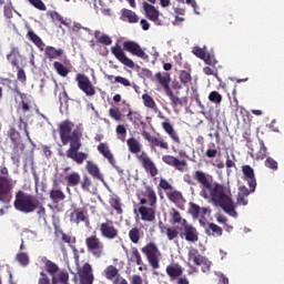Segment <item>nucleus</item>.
Masks as SVG:
<instances>
[{"instance_id": "nucleus-34", "label": "nucleus", "mask_w": 284, "mask_h": 284, "mask_svg": "<svg viewBox=\"0 0 284 284\" xmlns=\"http://www.w3.org/2000/svg\"><path fill=\"white\" fill-rule=\"evenodd\" d=\"M87 172L93 176V179H102L103 175H101V170L99 166L92 162V161H87Z\"/></svg>"}, {"instance_id": "nucleus-49", "label": "nucleus", "mask_w": 284, "mask_h": 284, "mask_svg": "<svg viewBox=\"0 0 284 284\" xmlns=\"http://www.w3.org/2000/svg\"><path fill=\"white\" fill-rule=\"evenodd\" d=\"M170 216H171V223L173 225H176V223L183 224V217H181V213L176 209H171Z\"/></svg>"}, {"instance_id": "nucleus-63", "label": "nucleus", "mask_w": 284, "mask_h": 284, "mask_svg": "<svg viewBox=\"0 0 284 284\" xmlns=\"http://www.w3.org/2000/svg\"><path fill=\"white\" fill-rule=\"evenodd\" d=\"M17 79H18V81H20V83H26V81H28V77L26 75V71L20 67L18 69Z\"/></svg>"}, {"instance_id": "nucleus-61", "label": "nucleus", "mask_w": 284, "mask_h": 284, "mask_svg": "<svg viewBox=\"0 0 284 284\" xmlns=\"http://www.w3.org/2000/svg\"><path fill=\"white\" fill-rule=\"evenodd\" d=\"M38 284H52V280H50V276H48V272H41L40 278L38 281Z\"/></svg>"}, {"instance_id": "nucleus-41", "label": "nucleus", "mask_w": 284, "mask_h": 284, "mask_svg": "<svg viewBox=\"0 0 284 284\" xmlns=\"http://www.w3.org/2000/svg\"><path fill=\"white\" fill-rule=\"evenodd\" d=\"M142 101L145 105V108H150L151 110H153L154 112H159V106H156V102H154V99L151 98L150 94L144 93L142 95Z\"/></svg>"}, {"instance_id": "nucleus-59", "label": "nucleus", "mask_w": 284, "mask_h": 284, "mask_svg": "<svg viewBox=\"0 0 284 284\" xmlns=\"http://www.w3.org/2000/svg\"><path fill=\"white\" fill-rule=\"evenodd\" d=\"M191 214L193 219H199L201 216V206L195 203H191Z\"/></svg>"}, {"instance_id": "nucleus-30", "label": "nucleus", "mask_w": 284, "mask_h": 284, "mask_svg": "<svg viewBox=\"0 0 284 284\" xmlns=\"http://www.w3.org/2000/svg\"><path fill=\"white\" fill-rule=\"evenodd\" d=\"M98 152L104 156L109 161L110 164L116 165V160H114V155L112 154V151H110V146L105 143H100L98 145Z\"/></svg>"}, {"instance_id": "nucleus-20", "label": "nucleus", "mask_w": 284, "mask_h": 284, "mask_svg": "<svg viewBox=\"0 0 284 284\" xmlns=\"http://www.w3.org/2000/svg\"><path fill=\"white\" fill-rule=\"evenodd\" d=\"M111 53L120 61V63H122V65H126V68H131V70H134V61L128 58L125 51H123V48H121L120 44L111 47Z\"/></svg>"}, {"instance_id": "nucleus-40", "label": "nucleus", "mask_w": 284, "mask_h": 284, "mask_svg": "<svg viewBox=\"0 0 284 284\" xmlns=\"http://www.w3.org/2000/svg\"><path fill=\"white\" fill-rule=\"evenodd\" d=\"M53 69L55 70L57 74H59V77L65 78L68 74H70V69L64 67V64L59 61L53 62Z\"/></svg>"}, {"instance_id": "nucleus-45", "label": "nucleus", "mask_w": 284, "mask_h": 284, "mask_svg": "<svg viewBox=\"0 0 284 284\" xmlns=\"http://www.w3.org/2000/svg\"><path fill=\"white\" fill-rule=\"evenodd\" d=\"M129 239L131 243L135 245L141 241V230L139 227H133L129 231Z\"/></svg>"}, {"instance_id": "nucleus-8", "label": "nucleus", "mask_w": 284, "mask_h": 284, "mask_svg": "<svg viewBox=\"0 0 284 284\" xmlns=\"http://www.w3.org/2000/svg\"><path fill=\"white\" fill-rule=\"evenodd\" d=\"M189 261H192L193 264H195L197 267H202V272L204 274L210 273V270H212V262L207 260V257L201 255L199 253V250L191 248L187 253Z\"/></svg>"}, {"instance_id": "nucleus-21", "label": "nucleus", "mask_w": 284, "mask_h": 284, "mask_svg": "<svg viewBox=\"0 0 284 284\" xmlns=\"http://www.w3.org/2000/svg\"><path fill=\"white\" fill-rule=\"evenodd\" d=\"M80 277V284H92L94 283V273H92V265L90 263L83 264L78 271Z\"/></svg>"}, {"instance_id": "nucleus-11", "label": "nucleus", "mask_w": 284, "mask_h": 284, "mask_svg": "<svg viewBox=\"0 0 284 284\" xmlns=\"http://www.w3.org/2000/svg\"><path fill=\"white\" fill-rule=\"evenodd\" d=\"M75 81L78 83L79 90L85 93L87 97H94L97 94V90L94 89V84L90 81V78L83 73H78L75 75Z\"/></svg>"}, {"instance_id": "nucleus-52", "label": "nucleus", "mask_w": 284, "mask_h": 284, "mask_svg": "<svg viewBox=\"0 0 284 284\" xmlns=\"http://www.w3.org/2000/svg\"><path fill=\"white\" fill-rule=\"evenodd\" d=\"M179 79L183 85H187L189 83H192V74H190V72L185 70L180 71Z\"/></svg>"}, {"instance_id": "nucleus-18", "label": "nucleus", "mask_w": 284, "mask_h": 284, "mask_svg": "<svg viewBox=\"0 0 284 284\" xmlns=\"http://www.w3.org/2000/svg\"><path fill=\"white\" fill-rule=\"evenodd\" d=\"M12 201V182L9 179H0V202L8 205Z\"/></svg>"}, {"instance_id": "nucleus-38", "label": "nucleus", "mask_w": 284, "mask_h": 284, "mask_svg": "<svg viewBox=\"0 0 284 284\" xmlns=\"http://www.w3.org/2000/svg\"><path fill=\"white\" fill-rule=\"evenodd\" d=\"M54 234H61L63 243H67L70 247H72V245L77 243V237H72L65 234V232H63V230H60L58 225H54Z\"/></svg>"}, {"instance_id": "nucleus-28", "label": "nucleus", "mask_w": 284, "mask_h": 284, "mask_svg": "<svg viewBox=\"0 0 284 284\" xmlns=\"http://www.w3.org/2000/svg\"><path fill=\"white\" fill-rule=\"evenodd\" d=\"M143 199H146V203H149L150 207H156V193L154 189L151 186H145V190L142 192ZM141 196H139V201H141Z\"/></svg>"}, {"instance_id": "nucleus-10", "label": "nucleus", "mask_w": 284, "mask_h": 284, "mask_svg": "<svg viewBox=\"0 0 284 284\" xmlns=\"http://www.w3.org/2000/svg\"><path fill=\"white\" fill-rule=\"evenodd\" d=\"M122 48L125 52L132 54V57H138V59H143V61H148L150 59V55L145 53V49H142L141 44L136 41L126 40L122 43Z\"/></svg>"}, {"instance_id": "nucleus-12", "label": "nucleus", "mask_w": 284, "mask_h": 284, "mask_svg": "<svg viewBox=\"0 0 284 284\" xmlns=\"http://www.w3.org/2000/svg\"><path fill=\"white\" fill-rule=\"evenodd\" d=\"M70 223L74 225H79L80 223H84L85 227H90V215L88 214V210L83 207H75L71 211Z\"/></svg>"}, {"instance_id": "nucleus-35", "label": "nucleus", "mask_w": 284, "mask_h": 284, "mask_svg": "<svg viewBox=\"0 0 284 284\" xmlns=\"http://www.w3.org/2000/svg\"><path fill=\"white\" fill-rule=\"evenodd\" d=\"M108 81H111V83H120V85H123L124 88H132V82L128 78H123L121 75H106Z\"/></svg>"}, {"instance_id": "nucleus-24", "label": "nucleus", "mask_w": 284, "mask_h": 284, "mask_svg": "<svg viewBox=\"0 0 284 284\" xmlns=\"http://www.w3.org/2000/svg\"><path fill=\"white\" fill-rule=\"evenodd\" d=\"M23 152H26V144H12L10 159L14 165H19V163H21V156H23Z\"/></svg>"}, {"instance_id": "nucleus-53", "label": "nucleus", "mask_w": 284, "mask_h": 284, "mask_svg": "<svg viewBox=\"0 0 284 284\" xmlns=\"http://www.w3.org/2000/svg\"><path fill=\"white\" fill-rule=\"evenodd\" d=\"M209 101H211V103H215L216 105H221V103L223 101V95H221V93H219V91H212L209 94Z\"/></svg>"}, {"instance_id": "nucleus-64", "label": "nucleus", "mask_w": 284, "mask_h": 284, "mask_svg": "<svg viewBox=\"0 0 284 284\" xmlns=\"http://www.w3.org/2000/svg\"><path fill=\"white\" fill-rule=\"evenodd\" d=\"M131 284H143V277L141 275H132Z\"/></svg>"}, {"instance_id": "nucleus-48", "label": "nucleus", "mask_w": 284, "mask_h": 284, "mask_svg": "<svg viewBox=\"0 0 284 284\" xmlns=\"http://www.w3.org/2000/svg\"><path fill=\"white\" fill-rule=\"evenodd\" d=\"M18 129L23 130L28 141L32 143V138H30V131H28V123L26 122V120H23L22 116H20L18 120Z\"/></svg>"}, {"instance_id": "nucleus-57", "label": "nucleus", "mask_w": 284, "mask_h": 284, "mask_svg": "<svg viewBox=\"0 0 284 284\" xmlns=\"http://www.w3.org/2000/svg\"><path fill=\"white\" fill-rule=\"evenodd\" d=\"M264 165L265 168H268V170H278V162L273 158H266Z\"/></svg>"}, {"instance_id": "nucleus-47", "label": "nucleus", "mask_w": 284, "mask_h": 284, "mask_svg": "<svg viewBox=\"0 0 284 284\" xmlns=\"http://www.w3.org/2000/svg\"><path fill=\"white\" fill-rule=\"evenodd\" d=\"M267 156V146H265V142L263 140L260 141V150L255 154L256 161H263Z\"/></svg>"}, {"instance_id": "nucleus-27", "label": "nucleus", "mask_w": 284, "mask_h": 284, "mask_svg": "<svg viewBox=\"0 0 284 284\" xmlns=\"http://www.w3.org/2000/svg\"><path fill=\"white\" fill-rule=\"evenodd\" d=\"M162 129L170 136L173 143L181 145V136L174 131V126L170 122H162Z\"/></svg>"}, {"instance_id": "nucleus-22", "label": "nucleus", "mask_w": 284, "mask_h": 284, "mask_svg": "<svg viewBox=\"0 0 284 284\" xmlns=\"http://www.w3.org/2000/svg\"><path fill=\"white\" fill-rule=\"evenodd\" d=\"M163 163L170 165L171 168H175L179 172H185V168H187V161L179 160V158L174 155H163Z\"/></svg>"}, {"instance_id": "nucleus-15", "label": "nucleus", "mask_w": 284, "mask_h": 284, "mask_svg": "<svg viewBox=\"0 0 284 284\" xmlns=\"http://www.w3.org/2000/svg\"><path fill=\"white\" fill-rule=\"evenodd\" d=\"M100 234L102 239H108V241H114L119 236V229L114 226L112 220H108L100 224Z\"/></svg>"}, {"instance_id": "nucleus-26", "label": "nucleus", "mask_w": 284, "mask_h": 284, "mask_svg": "<svg viewBox=\"0 0 284 284\" xmlns=\"http://www.w3.org/2000/svg\"><path fill=\"white\" fill-rule=\"evenodd\" d=\"M44 57L49 59V61H54V59H61L63 57V49H57L52 45H47L44 49Z\"/></svg>"}, {"instance_id": "nucleus-3", "label": "nucleus", "mask_w": 284, "mask_h": 284, "mask_svg": "<svg viewBox=\"0 0 284 284\" xmlns=\"http://www.w3.org/2000/svg\"><path fill=\"white\" fill-rule=\"evenodd\" d=\"M13 205L18 212H23V214H30L34 212L40 205L39 199L32 194H28L23 191H18L16 194V200Z\"/></svg>"}, {"instance_id": "nucleus-42", "label": "nucleus", "mask_w": 284, "mask_h": 284, "mask_svg": "<svg viewBox=\"0 0 284 284\" xmlns=\"http://www.w3.org/2000/svg\"><path fill=\"white\" fill-rule=\"evenodd\" d=\"M129 261L131 263H136V265H143V258L141 257V253L139 252V248L132 247Z\"/></svg>"}, {"instance_id": "nucleus-29", "label": "nucleus", "mask_w": 284, "mask_h": 284, "mask_svg": "<svg viewBox=\"0 0 284 284\" xmlns=\"http://www.w3.org/2000/svg\"><path fill=\"white\" fill-rule=\"evenodd\" d=\"M165 272L171 281H176V278L183 276V267L179 264L166 266Z\"/></svg>"}, {"instance_id": "nucleus-62", "label": "nucleus", "mask_w": 284, "mask_h": 284, "mask_svg": "<svg viewBox=\"0 0 284 284\" xmlns=\"http://www.w3.org/2000/svg\"><path fill=\"white\" fill-rule=\"evenodd\" d=\"M7 61L12 65V68H20L19 67V55H7Z\"/></svg>"}, {"instance_id": "nucleus-39", "label": "nucleus", "mask_w": 284, "mask_h": 284, "mask_svg": "<svg viewBox=\"0 0 284 284\" xmlns=\"http://www.w3.org/2000/svg\"><path fill=\"white\" fill-rule=\"evenodd\" d=\"M104 276H105V278H108V281H114V280L119 278L121 275L119 274V268H116V266L109 265L104 270Z\"/></svg>"}, {"instance_id": "nucleus-17", "label": "nucleus", "mask_w": 284, "mask_h": 284, "mask_svg": "<svg viewBox=\"0 0 284 284\" xmlns=\"http://www.w3.org/2000/svg\"><path fill=\"white\" fill-rule=\"evenodd\" d=\"M183 231L180 233L181 239H185L189 243H196L199 241V231L192 224L187 223V220L183 219Z\"/></svg>"}, {"instance_id": "nucleus-36", "label": "nucleus", "mask_w": 284, "mask_h": 284, "mask_svg": "<svg viewBox=\"0 0 284 284\" xmlns=\"http://www.w3.org/2000/svg\"><path fill=\"white\" fill-rule=\"evenodd\" d=\"M207 236H223V229L215 223H210L205 229Z\"/></svg>"}, {"instance_id": "nucleus-14", "label": "nucleus", "mask_w": 284, "mask_h": 284, "mask_svg": "<svg viewBox=\"0 0 284 284\" xmlns=\"http://www.w3.org/2000/svg\"><path fill=\"white\" fill-rule=\"evenodd\" d=\"M143 10L146 19H149V21H152L154 26H164V22L161 19V17H163V13L159 12V10L154 6L148 2H143Z\"/></svg>"}, {"instance_id": "nucleus-7", "label": "nucleus", "mask_w": 284, "mask_h": 284, "mask_svg": "<svg viewBox=\"0 0 284 284\" xmlns=\"http://www.w3.org/2000/svg\"><path fill=\"white\" fill-rule=\"evenodd\" d=\"M84 243L89 254H91L93 258H101L102 256H105V244H103L101 239L97 235L88 236Z\"/></svg>"}, {"instance_id": "nucleus-56", "label": "nucleus", "mask_w": 284, "mask_h": 284, "mask_svg": "<svg viewBox=\"0 0 284 284\" xmlns=\"http://www.w3.org/2000/svg\"><path fill=\"white\" fill-rule=\"evenodd\" d=\"M242 172L245 179H254V169L250 165H243L242 166Z\"/></svg>"}, {"instance_id": "nucleus-5", "label": "nucleus", "mask_w": 284, "mask_h": 284, "mask_svg": "<svg viewBox=\"0 0 284 284\" xmlns=\"http://www.w3.org/2000/svg\"><path fill=\"white\" fill-rule=\"evenodd\" d=\"M155 80L163 88L166 97L171 101L172 108H179V105H181V106L183 105V100H181V98L174 95V91H172V88L170 87V81H172L170 73L158 72V73H155Z\"/></svg>"}, {"instance_id": "nucleus-50", "label": "nucleus", "mask_w": 284, "mask_h": 284, "mask_svg": "<svg viewBox=\"0 0 284 284\" xmlns=\"http://www.w3.org/2000/svg\"><path fill=\"white\" fill-rule=\"evenodd\" d=\"M16 258L22 267H28V265H30V256H28L27 253L20 252L17 254Z\"/></svg>"}, {"instance_id": "nucleus-9", "label": "nucleus", "mask_w": 284, "mask_h": 284, "mask_svg": "<svg viewBox=\"0 0 284 284\" xmlns=\"http://www.w3.org/2000/svg\"><path fill=\"white\" fill-rule=\"evenodd\" d=\"M145 205H148V199L140 197L138 212L141 216V221H144L145 223H154V221H156V206L148 207Z\"/></svg>"}, {"instance_id": "nucleus-4", "label": "nucleus", "mask_w": 284, "mask_h": 284, "mask_svg": "<svg viewBox=\"0 0 284 284\" xmlns=\"http://www.w3.org/2000/svg\"><path fill=\"white\" fill-rule=\"evenodd\" d=\"M44 272L51 276V284H70V274L50 260L44 262Z\"/></svg>"}, {"instance_id": "nucleus-6", "label": "nucleus", "mask_w": 284, "mask_h": 284, "mask_svg": "<svg viewBox=\"0 0 284 284\" xmlns=\"http://www.w3.org/2000/svg\"><path fill=\"white\" fill-rule=\"evenodd\" d=\"M141 252L144 254V256H146V261L152 270H159V267H161V258L163 254H161V250H159L156 243H148L141 248Z\"/></svg>"}, {"instance_id": "nucleus-51", "label": "nucleus", "mask_w": 284, "mask_h": 284, "mask_svg": "<svg viewBox=\"0 0 284 284\" xmlns=\"http://www.w3.org/2000/svg\"><path fill=\"white\" fill-rule=\"evenodd\" d=\"M82 30H84V32H88V34H92V30L90 28L83 27L79 22L73 23L72 32H74V34H78L79 37H81Z\"/></svg>"}, {"instance_id": "nucleus-33", "label": "nucleus", "mask_w": 284, "mask_h": 284, "mask_svg": "<svg viewBox=\"0 0 284 284\" xmlns=\"http://www.w3.org/2000/svg\"><path fill=\"white\" fill-rule=\"evenodd\" d=\"M93 37L101 45H112V38L105 33H101L99 30L94 31Z\"/></svg>"}, {"instance_id": "nucleus-25", "label": "nucleus", "mask_w": 284, "mask_h": 284, "mask_svg": "<svg viewBox=\"0 0 284 284\" xmlns=\"http://www.w3.org/2000/svg\"><path fill=\"white\" fill-rule=\"evenodd\" d=\"M139 14L130 9L123 8L120 10V21L124 23H139Z\"/></svg>"}, {"instance_id": "nucleus-55", "label": "nucleus", "mask_w": 284, "mask_h": 284, "mask_svg": "<svg viewBox=\"0 0 284 284\" xmlns=\"http://www.w3.org/2000/svg\"><path fill=\"white\" fill-rule=\"evenodd\" d=\"M109 116L113 119L114 121H121L123 114L119 110V108H111L109 109Z\"/></svg>"}, {"instance_id": "nucleus-23", "label": "nucleus", "mask_w": 284, "mask_h": 284, "mask_svg": "<svg viewBox=\"0 0 284 284\" xmlns=\"http://www.w3.org/2000/svg\"><path fill=\"white\" fill-rule=\"evenodd\" d=\"M79 183H81V187L82 190H84V192H90L91 194L97 193V184H94L92 180L84 179L81 181V179H69L70 185L74 186V185H79Z\"/></svg>"}, {"instance_id": "nucleus-54", "label": "nucleus", "mask_w": 284, "mask_h": 284, "mask_svg": "<svg viewBox=\"0 0 284 284\" xmlns=\"http://www.w3.org/2000/svg\"><path fill=\"white\" fill-rule=\"evenodd\" d=\"M30 6H32L33 8H36V10H40V12H45V10H48V7H45V3L43 2V0H27Z\"/></svg>"}, {"instance_id": "nucleus-19", "label": "nucleus", "mask_w": 284, "mask_h": 284, "mask_svg": "<svg viewBox=\"0 0 284 284\" xmlns=\"http://www.w3.org/2000/svg\"><path fill=\"white\" fill-rule=\"evenodd\" d=\"M138 161L141 163L142 168L150 174V176H156L159 174V169H156V164L149 158L148 153L142 152L136 155Z\"/></svg>"}, {"instance_id": "nucleus-31", "label": "nucleus", "mask_w": 284, "mask_h": 284, "mask_svg": "<svg viewBox=\"0 0 284 284\" xmlns=\"http://www.w3.org/2000/svg\"><path fill=\"white\" fill-rule=\"evenodd\" d=\"M7 136L10 141L11 145L23 143L21 141V133L14 126H9V129L7 131Z\"/></svg>"}, {"instance_id": "nucleus-58", "label": "nucleus", "mask_w": 284, "mask_h": 284, "mask_svg": "<svg viewBox=\"0 0 284 284\" xmlns=\"http://www.w3.org/2000/svg\"><path fill=\"white\" fill-rule=\"evenodd\" d=\"M165 234L169 241H174V239H179V230L176 229L168 227Z\"/></svg>"}, {"instance_id": "nucleus-43", "label": "nucleus", "mask_w": 284, "mask_h": 284, "mask_svg": "<svg viewBox=\"0 0 284 284\" xmlns=\"http://www.w3.org/2000/svg\"><path fill=\"white\" fill-rule=\"evenodd\" d=\"M51 19H53V21H58V23H61V26H65V28H70V23H72V21L70 19L63 18L57 11L51 12Z\"/></svg>"}, {"instance_id": "nucleus-16", "label": "nucleus", "mask_w": 284, "mask_h": 284, "mask_svg": "<svg viewBox=\"0 0 284 284\" xmlns=\"http://www.w3.org/2000/svg\"><path fill=\"white\" fill-rule=\"evenodd\" d=\"M142 136L145 141H148L149 148L153 152H156V148H160L161 150H170V144L168 142L150 134L148 131H143Z\"/></svg>"}, {"instance_id": "nucleus-37", "label": "nucleus", "mask_w": 284, "mask_h": 284, "mask_svg": "<svg viewBox=\"0 0 284 284\" xmlns=\"http://www.w3.org/2000/svg\"><path fill=\"white\" fill-rule=\"evenodd\" d=\"M126 145L131 154H139V152H141V142H139L135 138L128 139Z\"/></svg>"}, {"instance_id": "nucleus-1", "label": "nucleus", "mask_w": 284, "mask_h": 284, "mask_svg": "<svg viewBox=\"0 0 284 284\" xmlns=\"http://www.w3.org/2000/svg\"><path fill=\"white\" fill-rule=\"evenodd\" d=\"M59 134L62 145L70 143L67 158L81 165L88 159V153L79 152L81 150V139L83 138L81 128H74V123L70 120H64L59 124Z\"/></svg>"}, {"instance_id": "nucleus-2", "label": "nucleus", "mask_w": 284, "mask_h": 284, "mask_svg": "<svg viewBox=\"0 0 284 284\" xmlns=\"http://www.w3.org/2000/svg\"><path fill=\"white\" fill-rule=\"evenodd\" d=\"M206 190H209L214 203L220 205L226 214L230 216H236V206H234V201L227 194H225V189L221 184L213 183L210 179H199Z\"/></svg>"}, {"instance_id": "nucleus-32", "label": "nucleus", "mask_w": 284, "mask_h": 284, "mask_svg": "<svg viewBox=\"0 0 284 284\" xmlns=\"http://www.w3.org/2000/svg\"><path fill=\"white\" fill-rule=\"evenodd\" d=\"M27 37L29 41H32V43H34V45L39 48L41 52H43V49L45 48V43H43V40H41V38L37 33H34L31 29H29L27 32Z\"/></svg>"}, {"instance_id": "nucleus-60", "label": "nucleus", "mask_w": 284, "mask_h": 284, "mask_svg": "<svg viewBox=\"0 0 284 284\" xmlns=\"http://www.w3.org/2000/svg\"><path fill=\"white\" fill-rule=\"evenodd\" d=\"M126 119L133 123V125H136V123H139V121L141 120L139 118V113H134L132 112V110L129 111V113L126 114Z\"/></svg>"}, {"instance_id": "nucleus-46", "label": "nucleus", "mask_w": 284, "mask_h": 284, "mask_svg": "<svg viewBox=\"0 0 284 284\" xmlns=\"http://www.w3.org/2000/svg\"><path fill=\"white\" fill-rule=\"evenodd\" d=\"M111 207L115 210L116 214L121 215L123 214V204L121 203V199L118 196L112 197L110 201Z\"/></svg>"}, {"instance_id": "nucleus-44", "label": "nucleus", "mask_w": 284, "mask_h": 284, "mask_svg": "<svg viewBox=\"0 0 284 284\" xmlns=\"http://www.w3.org/2000/svg\"><path fill=\"white\" fill-rule=\"evenodd\" d=\"M50 199L52 203H61V201L65 200V193H63L61 190H51Z\"/></svg>"}, {"instance_id": "nucleus-13", "label": "nucleus", "mask_w": 284, "mask_h": 284, "mask_svg": "<svg viewBox=\"0 0 284 284\" xmlns=\"http://www.w3.org/2000/svg\"><path fill=\"white\" fill-rule=\"evenodd\" d=\"M246 181L251 190L248 191V189L243 185L239 187L237 199H236L237 205H247L248 203L247 197L250 196V194H252V192L256 190V179H250Z\"/></svg>"}]
</instances>
